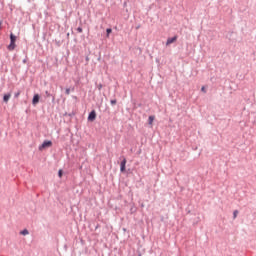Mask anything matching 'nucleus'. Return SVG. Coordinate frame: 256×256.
Returning a JSON list of instances; mask_svg holds the SVG:
<instances>
[{
  "label": "nucleus",
  "mask_w": 256,
  "mask_h": 256,
  "mask_svg": "<svg viewBox=\"0 0 256 256\" xmlns=\"http://www.w3.org/2000/svg\"><path fill=\"white\" fill-rule=\"evenodd\" d=\"M175 41H177V35L173 36L171 38H168L166 41V45L169 46V45H171V43H175Z\"/></svg>",
  "instance_id": "6"
},
{
  "label": "nucleus",
  "mask_w": 256,
  "mask_h": 256,
  "mask_svg": "<svg viewBox=\"0 0 256 256\" xmlns=\"http://www.w3.org/2000/svg\"><path fill=\"white\" fill-rule=\"evenodd\" d=\"M97 89L98 91H101L103 89V84H98Z\"/></svg>",
  "instance_id": "17"
},
{
  "label": "nucleus",
  "mask_w": 256,
  "mask_h": 256,
  "mask_svg": "<svg viewBox=\"0 0 256 256\" xmlns=\"http://www.w3.org/2000/svg\"><path fill=\"white\" fill-rule=\"evenodd\" d=\"M138 256H142L141 254H139Z\"/></svg>",
  "instance_id": "23"
},
{
  "label": "nucleus",
  "mask_w": 256,
  "mask_h": 256,
  "mask_svg": "<svg viewBox=\"0 0 256 256\" xmlns=\"http://www.w3.org/2000/svg\"><path fill=\"white\" fill-rule=\"evenodd\" d=\"M65 94H66V95H71V89H70V88H66Z\"/></svg>",
  "instance_id": "14"
},
{
  "label": "nucleus",
  "mask_w": 256,
  "mask_h": 256,
  "mask_svg": "<svg viewBox=\"0 0 256 256\" xmlns=\"http://www.w3.org/2000/svg\"><path fill=\"white\" fill-rule=\"evenodd\" d=\"M112 31L113 30L111 28H107L106 29V36L109 37V35H111Z\"/></svg>",
  "instance_id": "12"
},
{
  "label": "nucleus",
  "mask_w": 256,
  "mask_h": 256,
  "mask_svg": "<svg viewBox=\"0 0 256 256\" xmlns=\"http://www.w3.org/2000/svg\"><path fill=\"white\" fill-rule=\"evenodd\" d=\"M58 176H59V177H63V170H59V171H58Z\"/></svg>",
  "instance_id": "18"
},
{
  "label": "nucleus",
  "mask_w": 256,
  "mask_h": 256,
  "mask_svg": "<svg viewBox=\"0 0 256 256\" xmlns=\"http://www.w3.org/2000/svg\"><path fill=\"white\" fill-rule=\"evenodd\" d=\"M53 145V142L51 140H45L41 146H39V149H45V147H51Z\"/></svg>",
  "instance_id": "2"
},
{
  "label": "nucleus",
  "mask_w": 256,
  "mask_h": 256,
  "mask_svg": "<svg viewBox=\"0 0 256 256\" xmlns=\"http://www.w3.org/2000/svg\"><path fill=\"white\" fill-rule=\"evenodd\" d=\"M111 105H117V99L110 100Z\"/></svg>",
  "instance_id": "16"
},
{
  "label": "nucleus",
  "mask_w": 256,
  "mask_h": 256,
  "mask_svg": "<svg viewBox=\"0 0 256 256\" xmlns=\"http://www.w3.org/2000/svg\"><path fill=\"white\" fill-rule=\"evenodd\" d=\"M126 165H127V159L123 158V160L120 163V171H121V173H125Z\"/></svg>",
  "instance_id": "3"
},
{
  "label": "nucleus",
  "mask_w": 256,
  "mask_h": 256,
  "mask_svg": "<svg viewBox=\"0 0 256 256\" xmlns=\"http://www.w3.org/2000/svg\"><path fill=\"white\" fill-rule=\"evenodd\" d=\"M97 118V112L95 110H92L88 115V121H95Z\"/></svg>",
  "instance_id": "5"
},
{
  "label": "nucleus",
  "mask_w": 256,
  "mask_h": 256,
  "mask_svg": "<svg viewBox=\"0 0 256 256\" xmlns=\"http://www.w3.org/2000/svg\"><path fill=\"white\" fill-rule=\"evenodd\" d=\"M76 31H77L78 33H83V28H82L81 26H79V27L76 29Z\"/></svg>",
  "instance_id": "15"
},
{
  "label": "nucleus",
  "mask_w": 256,
  "mask_h": 256,
  "mask_svg": "<svg viewBox=\"0 0 256 256\" xmlns=\"http://www.w3.org/2000/svg\"><path fill=\"white\" fill-rule=\"evenodd\" d=\"M148 121L149 125H153V121H155V116H149Z\"/></svg>",
  "instance_id": "9"
},
{
  "label": "nucleus",
  "mask_w": 256,
  "mask_h": 256,
  "mask_svg": "<svg viewBox=\"0 0 256 256\" xmlns=\"http://www.w3.org/2000/svg\"><path fill=\"white\" fill-rule=\"evenodd\" d=\"M45 95L46 97H52L53 101H55V96H52V94L49 93V91H45Z\"/></svg>",
  "instance_id": "10"
},
{
  "label": "nucleus",
  "mask_w": 256,
  "mask_h": 256,
  "mask_svg": "<svg viewBox=\"0 0 256 256\" xmlns=\"http://www.w3.org/2000/svg\"><path fill=\"white\" fill-rule=\"evenodd\" d=\"M9 99H11V93H7L3 96L4 103H8Z\"/></svg>",
  "instance_id": "8"
},
{
  "label": "nucleus",
  "mask_w": 256,
  "mask_h": 256,
  "mask_svg": "<svg viewBox=\"0 0 256 256\" xmlns=\"http://www.w3.org/2000/svg\"><path fill=\"white\" fill-rule=\"evenodd\" d=\"M19 95H21V92L15 93L14 97L17 98V97H19Z\"/></svg>",
  "instance_id": "20"
},
{
  "label": "nucleus",
  "mask_w": 256,
  "mask_h": 256,
  "mask_svg": "<svg viewBox=\"0 0 256 256\" xmlns=\"http://www.w3.org/2000/svg\"><path fill=\"white\" fill-rule=\"evenodd\" d=\"M136 29H139V26H137Z\"/></svg>",
  "instance_id": "22"
},
{
  "label": "nucleus",
  "mask_w": 256,
  "mask_h": 256,
  "mask_svg": "<svg viewBox=\"0 0 256 256\" xmlns=\"http://www.w3.org/2000/svg\"><path fill=\"white\" fill-rule=\"evenodd\" d=\"M39 99H40L39 94H35L32 99V104L37 105V103H39Z\"/></svg>",
  "instance_id": "7"
},
{
  "label": "nucleus",
  "mask_w": 256,
  "mask_h": 256,
  "mask_svg": "<svg viewBox=\"0 0 256 256\" xmlns=\"http://www.w3.org/2000/svg\"><path fill=\"white\" fill-rule=\"evenodd\" d=\"M201 91H202L203 93H207V90L205 89V86H202Z\"/></svg>",
  "instance_id": "19"
},
{
  "label": "nucleus",
  "mask_w": 256,
  "mask_h": 256,
  "mask_svg": "<svg viewBox=\"0 0 256 256\" xmlns=\"http://www.w3.org/2000/svg\"><path fill=\"white\" fill-rule=\"evenodd\" d=\"M20 235H29V230L24 229V230L20 231Z\"/></svg>",
  "instance_id": "11"
},
{
  "label": "nucleus",
  "mask_w": 256,
  "mask_h": 256,
  "mask_svg": "<svg viewBox=\"0 0 256 256\" xmlns=\"http://www.w3.org/2000/svg\"><path fill=\"white\" fill-rule=\"evenodd\" d=\"M126 165H127V159L123 158V160L120 163V171H121V173H125Z\"/></svg>",
  "instance_id": "4"
},
{
  "label": "nucleus",
  "mask_w": 256,
  "mask_h": 256,
  "mask_svg": "<svg viewBox=\"0 0 256 256\" xmlns=\"http://www.w3.org/2000/svg\"><path fill=\"white\" fill-rule=\"evenodd\" d=\"M237 215H239V210H234L233 219H237Z\"/></svg>",
  "instance_id": "13"
},
{
  "label": "nucleus",
  "mask_w": 256,
  "mask_h": 256,
  "mask_svg": "<svg viewBox=\"0 0 256 256\" xmlns=\"http://www.w3.org/2000/svg\"><path fill=\"white\" fill-rule=\"evenodd\" d=\"M17 41V36H15L13 33L10 34V44L7 46L8 51H15V47L17 45L15 42Z\"/></svg>",
  "instance_id": "1"
},
{
  "label": "nucleus",
  "mask_w": 256,
  "mask_h": 256,
  "mask_svg": "<svg viewBox=\"0 0 256 256\" xmlns=\"http://www.w3.org/2000/svg\"><path fill=\"white\" fill-rule=\"evenodd\" d=\"M1 25H3V22L0 21V27H1Z\"/></svg>",
  "instance_id": "21"
}]
</instances>
